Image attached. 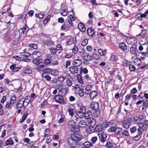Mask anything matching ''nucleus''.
Here are the masks:
<instances>
[{
	"label": "nucleus",
	"mask_w": 148,
	"mask_h": 148,
	"mask_svg": "<svg viewBox=\"0 0 148 148\" xmlns=\"http://www.w3.org/2000/svg\"><path fill=\"white\" fill-rule=\"evenodd\" d=\"M36 58L33 60V62L34 64H36L37 65L39 63H41L38 59H37L36 58Z\"/></svg>",
	"instance_id": "obj_50"
},
{
	"label": "nucleus",
	"mask_w": 148,
	"mask_h": 148,
	"mask_svg": "<svg viewBox=\"0 0 148 148\" xmlns=\"http://www.w3.org/2000/svg\"><path fill=\"white\" fill-rule=\"evenodd\" d=\"M37 66V69L38 71H43L45 70V66L42 62L38 64Z\"/></svg>",
	"instance_id": "obj_10"
},
{
	"label": "nucleus",
	"mask_w": 148,
	"mask_h": 148,
	"mask_svg": "<svg viewBox=\"0 0 148 148\" xmlns=\"http://www.w3.org/2000/svg\"><path fill=\"white\" fill-rule=\"evenodd\" d=\"M21 30L24 34H26L28 30V27L27 25H25L24 27L21 29Z\"/></svg>",
	"instance_id": "obj_33"
},
{
	"label": "nucleus",
	"mask_w": 148,
	"mask_h": 148,
	"mask_svg": "<svg viewBox=\"0 0 148 148\" xmlns=\"http://www.w3.org/2000/svg\"><path fill=\"white\" fill-rule=\"evenodd\" d=\"M106 146L108 148H112L113 145L110 142H109L107 143Z\"/></svg>",
	"instance_id": "obj_62"
},
{
	"label": "nucleus",
	"mask_w": 148,
	"mask_h": 148,
	"mask_svg": "<svg viewBox=\"0 0 148 148\" xmlns=\"http://www.w3.org/2000/svg\"><path fill=\"white\" fill-rule=\"evenodd\" d=\"M46 58L44 60V63L46 65L50 63L51 62V61L49 59L47 58H49L48 56H47Z\"/></svg>",
	"instance_id": "obj_45"
},
{
	"label": "nucleus",
	"mask_w": 148,
	"mask_h": 148,
	"mask_svg": "<svg viewBox=\"0 0 148 148\" xmlns=\"http://www.w3.org/2000/svg\"><path fill=\"white\" fill-rule=\"evenodd\" d=\"M119 46V48L123 51L126 50L127 49V46L124 42L120 43Z\"/></svg>",
	"instance_id": "obj_11"
},
{
	"label": "nucleus",
	"mask_w": 148,
	"mask_h": 148,
	"mask_svg": "<svg viewBox=\"0 0 148 148\" xmlns=\"http://www.w3.org/2000/svg\"><path fill=\"white\" fill-rule=\"evenodd\" d=\"M92 57L90 56H84L83 59L87 61L90 60L91 59Z\"/></svg>",
	"instance_id": "obj_46"
},
{
	"label": "nucleus",
	"mask_w": 148,
	"mask_h": 148,
	"mask_svg": "<svg viewBox=\"0 0 148 148\" xmlns=\"http://www.w3.org/2000/svg\"><path fill=\"white\" fill-rule=\"evenodd\" d=\"M103 128V125L99 124L96 125L95 127V130L97 132H103L102 130Z\"/></svg>",
	"instance_id": "obj_13"
},
{
	"label": "nucleus",
	"mask_w": 148,
	"mask_h": 148,
	"mask_svg": "<svg viewBox=\"0 0 148 148\" xmlns=\"http://www.w3.org/2000/svg\"><path fill=\"white\" fill-rule=\"evenodd\" d=\"M56 89L58 90V91H60L62 88V87H63V86L62 84H56Z\"/></svg>",
	"instance_id": "obj_49"
},
{
	"label": "nucleus",
	"mask_w": 148,
	"mask_h": 148,
	"mask_svg": "<svg viewBox=\"0 0 148 148\" xmlns=\"http://www.w3.org/2000/svg\"><path fill=\"white\" fill-rule=\"evenodd\" d=\"M133 39L131 38H127L126 39V41L127 43L130 45L133 44Z\"/></svg>",
	"instance_id": "obj_41"
},
{
	"label": "nucleus",
	"mask_w": 148,
	"mask_h": 148,
	"mask_svg": "<svg viewBox=\"0 0 148 148\" xmlns=\"http://www.w3.org/2000/svg\"><path fill=\"white\" fill-rule=\"evenodd\" d=\"M54 99L56 102L61 105H65L67 103L66 98L62 95H56L54 97Z\"/></svg>",
	"instance_id": "obj_1"
},
{
	"label": "nucleus",
	"mask_w": 148,
	"mask_h": 148,
	"mask_svg": "<svg viewBox=\"0 0 148 148\" xmlns=\"http://www.w3.org/2000/svg\"><path fill=\"white\" fill-rule=\"evenodd\" d=\"M94 29L92 28H88L87 29L88 34L90 36L94 35Z\"/></svg>",
	"instance_id": "obj_24"
},
{
	"label": "nucleus",
	"mask_w": 148,
	"mask_h": 148,
	"mask_svg": "<svg viewBox=\"0 0 148 148\" xmlns=\"http://www.w3.org/2000/svg\"><path fill=\"white\" fill-rule=\"evenodd\" d=\"M137 129L135 127H133L130 128V131L132 134H133L136 132Z\"/></svg>",
	"instance_id": "obj_56"
},
{
	"label": "nucleus",
	"mask_w": 148,
	"mask_h": 148,
	"mask_svg": "<svg viewBox=\"0 0 148 148\" xmlns=\"http://www.w3.org/2000/svg\"><path fill=\"white\" fill-rule=\"evenodd\" d=\"M95 130V128L94 126H89L87 130V132L91 134Z\"/></svg>",
	"instance_id": "obj_31"
},
{
	"label": "nucleus",
	"mask_w": 148,
	"mask_h": 148,
	"mask_svg": "<svg viewBox=\"0 0 148 148\" xmlns=\"http://www.w3.org/2000/svg\"><path fill=\"white\" fill-rule=\"evenodd\" d=\"M117 57L114 55H112L110 58V60L112 61H115L117 60Z\"/></svg>",
	"instance_id": "obj_51"
},
{
	"label": "nucleus",
	"mask_w": 148,
	"mask_h": 148,
	"mask_svg": "<svg viewBox=\"0 0 148 148\" xmlns=\"http://www.w3.org/2000/svg\"><path fill=\"white\" fill-rule=\"evenodd\" d=\"M83 145L86 148H89L92 147L93 146V144L91 142L86 141L84 143Z\"/></svg>",
	"instance_id": "obj_28"
},
{
	"label": "nucleus",
	"mask_w": 148,
	"mask_h": 148,
	"mask_svg": "<svg viewBox=\"0 0 148 148\" xmlns=\"http://www.w3.org/2000/svg\"><path fill=\"white\" fill-rule=\"evenodd\" d=\"M92 85H88L85 88V92L86 95H88L89 93L91 91V90L92 89Z\"/></svg>",
	"instance_id": "obj_19"
},
{
	"label": "nucleus",
	"mask_w": 148,
	"mask_h": 148,
	"mask_svg": "<svg viewBox=\"0 0 148 148\" xmlns=\"http://www.w3.org/2000/svg\"><path fill=\"white\" fill-rule=\"evenodd\" d=\"M43 43L47 46H52L54 43V42L51 40H44Z\"/></svg>",
	"instance_id": "obj_25"
},
{
	"label": "nucleus",
	"mask_w": 148,
	"mask_h": 148,
	"mask_svg": "<svg viewBox=\"0 0 148 148\" xmlns=\"http://www.w3.org/2000/svg\"><path fill=\"white\" fill-rule=\"evenodd\" d=\"M68 127L70 131L73 132H77L79 130L78 127L75 125V123L73 121H70L67 123Z\"/></svg>",
	"instance_id": "obj_2"
},
{
	"label": "nucleus",
	"mask_w": 148,
	"mask_h": 148,
	"mask_svg": "<svg viewBox=\"0 0 148 148\" xmlns=\"http://www.w3.org/2000/svg\"><path fill=\"white\" fill-rule=\"evenodd\" d=\"M25 102V98H23L20 99L16 104V109H18L22 108L23 106L24 108H25L26 107V106H25L24 104Z\"/></svg>",
	"instance_id": "obj_4"
},
{
	"label": "nucleus",
	"mask_w": 148,
	"mask_h": 148,
	"mask_svg": "<svg viewBox=\"0 0 148 148\" xmlns=\"http://www.w3.org/2000/svg\"><path fill=\"white\" fill-rule=\"evenodd\" d=\"M97 136H94L92 137L90 140V141L93 145V144H95V143L97 141Z\"/></svg>",
	"instance_id": "obj_44"
},
{
	"label": "nucleus",
	"mask_w": 148,
	"mask_h": 148,
	"mask_svg": "<svg viewBox=\"0 0 148 148\" xmlns=\"http://www.w3.org/2000/svg\"><path fill=\"white\" fill-rule=\"evenodd\" d=\"M111 132H114L116 134L119 135H121L122 132L123 131L122 128L120 127H111L110 129Z\"/></svg>",
	"instance_id": "obj_3"
},
{
	"label": "nucleus",
	"mask_w": 148,
	"mask_h": 148,
	"mask_svg": "<svg viewBox=\"0 0 148 148\" xmlns=\"http://www.w3.org/2000/svg\"><path fill=\"white\" fill-rule=\"evenodd\" d=\"M66 142L67 144L69 145L71 147L73 145V144H75V143L74 142V141L73 140L72 137H69L66 139Z\"/></svg>",
	"instance_id": "obj_20"
},
{
	"label": "nucleus",
	"mask_w": 148,
	"mask_h": 148,
	"mask_svg": "<svg viewBox=\"0 0 148 148\" xmlns=\"http://www.w3.org/2000/svg\"><path fill=\"white\" fill-rule=\"evenodd\" d=\"M51 69L49 68H45V70H44L43 72L44 73H46V74L49 73L50 72L51 73Z\"/></svg>",
	"instance_id": "obj_59"
},
{
	"label": "nucleus",
	"mask_w": 148,
	"mask_h": 148,
	"mask_svg": "<svg viewBox=\"0 0 148 148\" xmlns=\"http://www.w3.org/2000/svg\"><path fill=\"white\" fill-rule=\"evenodd\" d=\"M84 113L80 111H77L75 114V116L77 119L82 118L84 116Z\"/></svg>",
	"instance_id": "obj_27"
},
{
	"label": "nucleus",
	"mask_w": 148,
	"mask_h": 148,
	"mask_svg": "<svg viewBox=\"0 0 148 148\" xmlns=\"http://www.w3.org/2000/svg\"><path fill=\"white\" fill-rule=\"evenodd\" d=\"M98 135L99 136L100 140L101 143H103L105 142V140L107 137V136L104 134L103 132H101L98 133Z\"/></svg>",
	"instance_id": "obj_6"
},
{
	"label": "nucleus",
	"mask_w": 148,
	"mask_h": 148,
	"mask_svg": "<svg viewBox=\"0 0 148 148\" xmlns=\"http://www.w3.org/2000/svg\"><path fill=\"white\" fill-rule=\"evenodd\" d=\"M51 18V15L49 14L46 17L45 19L43 20V23L44 24L47 23L48 21L50 20Z\"/></svg>",
	"instance_id": "obj_42"
},
{
	"label": "nucleus",
	"mask_w": 148,
	"mask_h": 148,
	"mask_svg": "<svg viewBox=\"0 0 148 148\" xmlns=\"http://www.w3.org/2000/svg\"><path fill=\"white\" fill-rule=\"evenodd\" d=\"M84 116L86 119H89V120L91 119V118L92 116V114L91 111H88L87 113H84Z\"/></svg>",
	"instance_id": "obj_17"
},
{
	"label": "nucleus",
	"mask_w": 148,
	"mask_h": 148,
	"mask_svg": "<svg viewBox=\"0 0 148 148\" xmlns=\"http://www.w3.org/2000/svg\"><path fill=\"white\" fill-rule=\"evenodd\" d=\"M77 106L79 108V111H80L85 113L86 112V107L83 106L81 103H79L78 104Z\"/></svg>",
	"instance_id": "obj_12"
},
{
	"label": "nucleus",
	"mask_w": 148,
	"mask_h": 148,
	"mask_svg": "<svg viewBox=\"0 0 148 148\" xmlns=\"http://www.w3.org/2000/svg\"><path fill=\"white\" fill-rule=\"evenodd\" d=\"M23 71L25 73L28 74L30 73H31L32 72V70L28 68L25 69H24Z\"/></svg>",
	"instance_id": "obj_58"
},
{
	"label": "nucleus",
	"mask_w": 148,
	"mask_h": 148,
	"mask_svg": "<svg viewBox=\"0 0 148 148\" xmlns=\"http://www.w3.org/2000/svg\"><path fill=\"white\" fill-rule=\"evenodd\" d=\"M97 91L95 90L91 92L88 94L89 95L90 99H92L97 96Z\"/></svg>",
	"instance_id": "obj_16"
},
{
	"label": "nucleus",
	"mask_w": 148,
	"mask_h": 148,
	"mask_svg": "<svg viewBox=\"0 0 148 148\" xmlns=\"http://www.w3.org/2000/svg\"><path fill=\"white\" fill-rule=\"evenodd\" d=\"M14 103L10 101H8L6 103L5 108L7 109H9L11 108Z\"/></svg>",
	"instance_id": "obj_32"
},
{
	"label": "nucleus",
	"mask_w": 148,
	"mask_h": 148,
	"mask_svg": "<svg viewBox=\"0 0 148 148\" xmlns=\"http://www.w3.org/2000/svg\"><path fill=\"white\" fill-rule=\"evenodd\" d=\"M123 136L126 137H128L130 136V134L128 131L125 130H123L121 134Z\"/></svg>",
	"instance_id": "obj_34"
},
{
	"label": "nucleus",
	"mask_w": 148,
	"mask_h": 148,
	"mask_svg": "<svg viewBox=\"0 0 148 148\" xmlns=\"http://www.w3.org/2000/svg\"><path fill=\"white\" fill-rule=\"evenodd\" d=\"M83 88L84 87L83 86L81 85L80 86V87L79 88V90H78V94L80 97H82L84 95V92Z\"/></svg>",
	"instance_id": "obj_22"
},
{
	"label": "nucleus",
	"mask_w": 148,
	"mask_h": 148,
	"mask_svg": "<svg viewBox=\"0 0 148 148\" xmlns=\"http://www.w3.org/2000/svg\"><path fill=\"white\" fill-rule=\"evenodd\" d=\"M90 107L92 110H96L99 109V105L97 102H93L91 103Z\"/></svg>",
	"instance_id": "obj_9"
},
{
	"label": "nucleus",
	"mask_w": 148,
	"mask_h": 148,
	"mask_svg": "<svg viewBox=\"0 0 148 148\" xmlns=\"http://www.w3.org/2000/svg\"><path fill=\"white\" fill-rule=\"evenodd\" d=\"M130 120V119L128 118L127 119L124 120L122 122V124L124 128L125 129H128L130 127L131 125Z\"/></svg>",
	"instance_id": "obj_5"
},
{
	"label": "nucleus",
	"mask_w": 148,
	"mask_h": 148,
	"mask_svg": "<svg viewBox=\"0 0 148 148\" xmlns=\"http://www.w3.org/2000/svg\"><path fill=\"white\" fill-rule=\"evenodd\" d=\"M51 74L52 75L54 76L57 75L59 74V72L56 69L51 70Z\"/></svg>",
	"instance_id": "obj_40"
},
{
	"label": "nucleus",
	"mask_w": 148,
	"mask_h": 148,
	"mask_svg": "<svg viewBox=\"0 0 148 148\" xmlns=\"http://www.w3.org/2000/svg\"><path fill=\"white\" fill-rule=\"evenodd\" d=\"M68 112H69L70 115L72 116L74 115L73 109L69 108L68 109Z\"/></svg>",
	"instance_id": "obj_57"
},
{
	"label": "nucleus",
	"mask_w": 148,
	"mask_h": 148,
	"mask_svg": "<svg viewBox=\"0 0 148 148\" xmlns=\"http://www.w3.org/2000/svg\"><path fill=\"white\" fill-rule=\"evenodd\" d=\"M66 77H58V80L60 83H62L66 79Z\"/></svg>",
	"instance_id": "obj_47"
},
{
	"label": "nucleus",
	"mask_w": 148,
	"mask_h": 148,
	"mask_svg": "<svg viewBox=\"0 0 148 148\" xmlns=\"http://www.w3.org/2000/svg\"><path fill=\"white\" fill-rule=\"evenodd\" d=\"M66 84L69 87L71 86L72 84V82L69 79L67 78L66 82Z\"/></svg>",
	"instance_id": "obj_39"
},
{
	"label": "nucleus",
	"mask_w": 148,
	"mask_h": 148,
	"mask_svg": "<svg viewBox=\"0 0 148 148\" xmlns=\"http://www.w3.org/2000/svg\"><path fill=\"white\" fill-rule=\"evenodd\" d=\"M137 49V47L136 45H134L132 46L130 48V51L131 53L133 55L136 54V50Z\"/></svg>",
	"instance_id": "obj_23"
},
{
	"label": "nucleus",
	"mask_w": 148,
	"mask_h": 148,
	"mask_svg": "<svg viewBox=\"0 0 148 148\" xmlns=\"http://www.w3.org/2000/svg\"><path fill=\"white\" fill-rule=\"evenodd\" d=\"M95 112H94V116L95 117H98L100 115V112L99 110V109L97 110H95Z\"/></svg>",
	"instance_id": "obj_43"
},
{
	"label": "nucleus",
	"mask_w": 148,
	"mask_h": 148,
	"mask_svg": "<svg viewBox=\"0 0 148 148\" xmlns=\"http://www.w3.org/2000/svg\"><path fill=\"white\" fill-rule=\"evenodd\" d=\"M77 79L78 81L81 83H82L83 82V80L82 79V76L79 75L77 76Z\"/></svg>",
	"instance_id": "obj_64"
},
{
	"label": "nucleus",
	"mask_w": 148,
	"mask_h": 148,
	"mask_svg": "<svg viewBox=\"0 0 148 148\" xmlns=\"http://www.w3.org/2000/svg\"><path fill=\"white\" fill-rule=\"evenodd\" d=\"M147 14H148V11L145 12L144 14H141L140 15V18H145Z\"/></svg>",
	"instance_id": "obj_55"
},
{
	"label": "nucleus",
	"mask_w": 148,
	"mask_h": 148,
	"mask_svg": "<svg viewBox=\"0 0 148 148\" xmlns=\"http://www.w3.org/2000/svg\"><path fill=\"white\" fill-rule=\"evenodd\" d=\"M69 69L71 72L73 74L77 73L78 71L77 67L75 66L70 67Z\"/></svg>",
	"instance_id": "obj_18"
},
{
	"label": "nucleus",
	"mask_w": 148,
	"mask_h": 148,
	"mask_svg": "<svg viewBox=\"0 0 148 148\" xmlns=\"http://www.w3.org/2000/svg\"><path fill=\"white\" fill-rule=\"evenodd\" d=\"M106 49H105L103 51L101 49H99L98 50V52L99 53V54L100 55L103 56H104L105 55L106 53Z\"/></svg>",
	"instance_id": "obj_35"
},
{
	"label": "nucleus",
	"mask_w": 148,
	"mask_h": 148,
	"mask_svg": "<svg viewBox=\"0 0 148 148\" xmlns=\"http://www.w3.org/2000/svg\"><path fill=\"white\" fill-rule=\"evenodd\" d=\"M141 135L138 134L136 136H135L134 138V139L135 140L137 141L139 140L141 138Z\"/></svg>",
	"instance_id": "obj_61"
},
{
	"label": "nucleus",
	"mask_w": 148,
	"mask_h": 148,
	"mask_svg": "<svg viewBox=\"0 0 148 148\" xmlns=\"http://www.w3.org/2000/svg\"><path fill=\"white\" fill-rule=\"evenodd\" d=\"M122 64L123 66L125 67H127L129 66L130 65V62L127 60H125L122 62Z\"/></svg>",
	"instance_id": "obj_36"
},
{
	"label": "nucleus",
	"mask_w": 148,
	"mask_h": 148,
	"mask_svg": "<svg viewBox=\"0 0 148 148\" xmlns=\"http://www.w3.org/2000/svg\"><path fill=\"white\" fill-rule=\"evenodd\" d=\"M68 90L69 88L68 87H64L63 86L60 91H58V93L59 95H62L64 96L66 95Z\"/></svg>",
	"instance_id": "obj_8"
},
{
	"label": "nucleus",
	"mask_w": 148,
	"mask_h": 148,
	"mask_svg": "<svg viewBox=\"0 0 148 148\" xmlns=\"http://www.w3.org/2000/svg\"><path fill=\"white\" fill-rule=\"evenodd\" d=\"M88 40L85 39L83 40L82 42V45L83 46H86L87 44Z\"/></svg>",
	"instance_id": "obj_53"
},
{
	"label": "nucleus",
	"mask_w": 148,
	"mask_h": 148,
	"mask_svg": "<svg viewBox=\"0 0 148 148\" xmlns=\"http://www.w3.org/2000/svg\"><path fill=\"white\" fill-rule=\"evenodd\" d=\"M16 100V97L15 96H13L12 97L10 101L13 103H14Z\"/></svg>",
	"instance_id": "obj_60"
},
{
	"label": "nucleus",
	"mask_w": 148,
	"mask_h": 148,
	"mask_svg": "<svg viewBox=\"0 0 148 148\" xmlns=\"http://www.w3.org/2000/svg\"><path fill=\"white\" fill-rule=\"evenodd\" d=\"M33 57L36 58L39 57L42 55V53L40 51H35L33 52L32 53Z\"/></svg>",
	"instance_id": "obj_15"
},
{
	"label": "nucleus",
	"mask_w": 148,
	"mask_h": 148,
	"mask_svg": "<svg viewBox=\"0 0 148 148\" xmlns=\"http://www.w3.org/2000/svg\"><path fill=\"white\" fill-rule=\"evenodd\" d=\"M72 89L73 90H75L80 87V86L78 84H76L74 86H72Z\"/></svg>",
	"instance_id": "obj_52"
},
{
	"label": "nucleus",
	"mask_w": 148,
	"mask_h": 148,
	"mask_svg": "<svg viewBox=\"0 0 148 148\" xmlns=\"http://www.w3.org/2000/svg\"><path fill=\"white\" fill-rule=\"evenodd\" d=\"M71 136L75 143L77 141L81 140L82 138L81 135L76 134H72Z\"/></svg>",
	"instance_id": "obj_7"
},
{
	"label": "nucleus",
	"mask_w": 148,
	"mask_h": 148,
	"mask_svg": "<svg viewBox=\"0 0 148 148\" xmlns=\"http://www.w3.org/2000/svg\"><path fill=\"white\" fill-rule=\"evenodd\" d=\"M146 32H147V30L146 29H143L142 31V32H141V33L138 35H137V36H144L146 34Z\"/></svg>",
	"instance_id": "obj_54"
},
{
	"label": "nucleus",
	"mask_w": 148,
	"mask_h": 148,
	"mask_svg": "<svg viewBox=\"0 0 148 148\" xmlns=\"http://www.w3.org/2000/svg\"><path fill=\"white\" fill-rule=\"evenodd\" d=\"M88 123L89 126H94L96 123V121L95 119L92 118L88 120Z\"/></svg>",
	"instance_id": "obj_26"
},
{
	"label": "nucleus",
	"mask_w": 148,
	"mask_h": 148,
	"mask_svg": "<svg viewBox=\"0 0 148 148\" xmlns=\"http://www.w3.org/2000/svg\"><path fill=\"white\" fill-rule=\"evenodd\" d=\"M78 126L81 128H84L86 127L87 125L86 122L83 120L79 121L78 123Z\"/></svg>",
	"instance_id": "obj_14"
},
{
	"label": "nucleus",
	"mask_w": 148,
	"mask_h": 148,
	"mask_svg": "<svg viewBox=\"0 0 148 148\" xmlns=\"http://www.w3.org/2000/svg\"><path fill=\"white\" fill-rule=\"evenodd\" d=\"M129 68L130 71H134L136 69V68L134 66L132 65H131L130 64L129 66Z\"/></svg>",
	"instance_id": "obj_48"
},
{
	"label": "nucleus",
	"mask_w": 148,
	"mask_h": 148,
	"mask_svg": "<svg viewBox=\"0 0 148 148\" xmlns=\"http://www.w3.org/2000/svg\"><path fill=\"white\" fill-rule=\"evenodd\" d=\"M61 116L60 118L58 120V123H62L64 121V119L65 118V116H63L62 115H61Z\"/></svg>",
	"instance_id": "obj_63"
},
{
	"label": "nucleus",
	"mask_w": 148,
	"mask_h": 148,
	"mask_svg": "<svg viewBox=\"0 0 148 148\" xmlns=\"http://www.w3.org/2000/svg\"><path fill=\"white\" fill-rule=\"evenodd\" d=\"M82 61L80 59H77L75 60L73 63V65L76 67L79 66L82 63Z\"/></svg>",
	"instance_id": "obj_29"
},
{
	"label": "nucleus",
	"mask_w": 148,
	"mask_h": 148,
	"mask_svg": "<svg viewBox=\"0 0 148 148\" xmlns=\"http://www.w3.org/2000/svg\"><path fill=\"white\" fill-rule=\"evenodd\" d=\"M42 76L43 78H45L47 81H50L51 79V77L46 73H43L42 74Z\"/></svg>",
	"instance_id": "obj_30"
},
{
	"label": "nucleus",
	"mask_w": 148,
	"mask_h": 148,
	"mask_svg": "<svg viewBox=\"0 0 148 148\" xmlns=\"http://www.w3.org/2000/svg\"><path fill=\"white\" fill-rule=\"evenodd\" d=\"M60 14L63 16H65L67 15L68 14V12L66 11L65 10H62L60 11Z\"/></svg>",
	"instance_id": "obj_38"
},
{
	"label": "nucleus",
	"mask_w": 148,
	"mask_h": 148,
	"mask_svg": "<svg viewBox=\"0 0 148 148\" xmlns=\"http://www.w3.org/2000/svg\"><path fill=\"white\" fill-rule=\"evenodd\" d=\"M78 28L82 32H84L86 31V27L84 24L82 23H80L78 25Z\"/></svg>",
	"instance_id": "obj_21"
},
{
	"label": "nucleus",
	"mask_w": 148,
	"mask_h": 148,
	"mask_svg": "<svg viewBox=\"0 0 148 148\" xmlns=\"http://www.w3.org/2000/svg\"><path fill=\"white\" fill-rule=\"evenodd\" d=\"M27 114L24 113L23 115L22 116V118L20 119V123H22L26 119V118L27 116Z\"/></svg>",
	"instance_id": "obj_37"
}]
</instances>
